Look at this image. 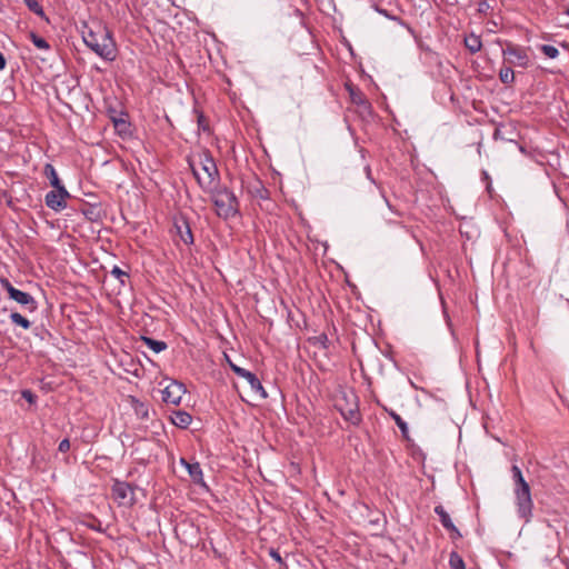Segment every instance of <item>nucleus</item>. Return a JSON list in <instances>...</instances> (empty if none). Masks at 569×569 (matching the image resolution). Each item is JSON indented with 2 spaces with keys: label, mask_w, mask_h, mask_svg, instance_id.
I'll return each instance as SVG.
<instances>
[{
  "label": "nucleus",
  "mask_w": 569,
  "mask_h": 569,
  "mask_svg": "<svg viewBox=\"0 0 569 569\" xmlns=\"http://www.w3.org/2000/svg\"><path fill=\"white\" fill-rule=\"evenodd\" d=\"M230 367L238 377L248 381L252 391L260 393L262 398H267V392L263 389L261 381L253 372L233 363H230Z\"/></svg>",
  "instance_id": "nucleus-10"
},
{
  "label": "nucleus",
  "mask_w": 569,
  "mask_h": 569,
  "mask_svg": "<svg viewBox=\"0 0 569 569\" xmlns=\"http://www.w3.org/2000/svg\"><path fill=\"white\" fill-rule=\"evenodd\" d=\"M180 463L186 467L192 481L197 485H204L203 473L199 462H189L181 458Z\"/></svg>",
  "instance_id": "nucleus-14"
},
{
  "label": "nucleus",
  "mask_w": 569,
  "mask_h": 569,
  "mask_svg": "<svg viewBox=\"0 0 569 569\" xmlns=\"http://www.w3.org/2000/svg\"><path fill=\"white\" fill-rule=\"evenodd\" d=\"M142 342L150 348L156 353H159L161 351H164L167 349V343L162 340H156L153 338L142 336L141 337Z\"/></svg>",
  "instance_id": "nucleus-20"
},
{
  "label": "nucleus",
  "mask_w": 569,
  "mask_h": 569,
  "mask_svg": "<svg viewBox=\"0 0 569 569\" xmlns=\"http://www.w3.org/2000/svg\"><path fill=\"white\" fill-rule=\"evenodd\" d=\"M112 122L119 134L127 136L130 133V123L122 116L113 117Z\"/></svg>",
  "instance_id": "nucleus-23"
},
{
  "label": "nucleus",
  "mask_w": 569,
  "mask_h": 569,
  "mask_svg": "<svg viewBox=\"0 0 569 569\" xmlns=\"http://www.w3.org/2000/svg\"><path fill=\"white\" fill-rule=\"evenodd\" d=\"M89 528L93 529V530H97V531H100V528L97 527V525H93V526H89Z\"/></svg>",
  "instance_id": "nucleus-40"
},
{
  "label": "nucleus",
  "mask_w": 569,
  "mask_h": 569,
  "mask_svg": "<svg viewBox=\"0 0 569 569\" xmlns=\"http://www.w3.org/2000/svg\"><path fill=\"white\" fill-rule=\"evenodd\" d=\"M84 217L90 221H97L99 219V210L97 206H90L82 210Z\"/></svg>",
  "instance_id": "nucleus-31"
},
{
  "label": "nucleus",
  "mask_w": 569,
  "mask_h": 569,
  "mask_svg": "<svg viewBox=\"0 0 569 569\" xmlns=\"http://www.w3.org/2000/svg\"><path fill=\"white\" fill-rule=\"evenodd\" d=\"M129 402L131 405V408L133 409L136 416L139 419L148 420L149 419V406L148 403L139 400L138 398L130 396Z\"/></svg>",
  "instance_id": "nucleus-17"
},
{
  "label": "nucleus",
  "mask_w": 569,
  "mask_h": 569,
  "mask_svg": "<svg viewBox=\"0 0 569 569\" xmlns=\"http://www.w3.org/2000/svg\"><path fill=\"white\" fill-rule=\"evenodd\" d=\"M499 79L503 84H511L515 81V71L512 66H505L499 71Z\"/></svg>",
  "instance_id": "nucleus-24"
},
{
  "label": "nucleus",
  "mask_w": 569,
  "mask_h": 569,
  "mask_svg": "<svg viewBox=\"0 0 569 569\" xmlns=\"http://www.w3.org/2000/svg\"><path fill=\"white\" fill-rule=\"evenodd\" d=\"M540 50L546 57L550 59H556L559 56V50L551 44H542Z\"/></svg>",
  "instance_id": "nucleus-30"
},
{
  "label": "nucleus",
  "mask_w": 569,
  "mask_h": 569,
  "mask_svg": "<svg viewBox=\"0 0 569 569\" xmlns=\"http://www.w3.org/2000/svg\"><path fill=\"white\" fill-rule=\"evenodd\" d=\"M7 60L2 52H0V70H3L6 68Z\"/></svg>",
  "instance_id": "nucleus-38"
},
{
  "label": "nucleus",
  "mask_w": 569,
  "mask_h": 569,
  "mask_svg": "<svg viewBox=\"0 0 569 569\" xmlns=\"http://www.w3.org/2000/svg\"><path fill=\"white\" fill-rule=\"evenodd\" d=\"M366 170H367V173H368V176H369V174H370V168H369V167H367V168H366Z\"/></svg>",
  "instance_id": "nucleus-43"
},
{
  "label": "nucleus",
  "mask_w": 569,
  "mask_h": 569,
  "mask_svg": "<svg viewBox=\"0 0 569 569\" xmlns=\"http://www.w3.org/2000/svg\"><path fill=\"white\" fill-rule=\"evenodd\" d=\"M308 342L315 347H320L322 349H328L329 339L327 333L322 332L319 336L308 338Z\"/></svg>",
  "instance_id": "nucleus-25"
},
{
  "label": "nucleus",
  "mask_w": 569,
  "mask_h": 569,
  "mask_svg": "<svg viewBox=\"0 0 569 569\" xmlns=\"http://www.w3.org/2000/svg\"><path fill=\"white\" fill-rule=\"evenodd\" d=\"M111 492L113 498L120 503H134V488L126 481L113 480Z\"/></svg>",
  "instance_id": "nucleus-8"
},
{
  "label": "nucleus",
  "mask_w": 569,
  "mask_h": 569,
  "mask_svg": "<svg viewBox=\"0 0 569 569\" xmlns=\"http://www.w3.org/2000/svg\"><path fill=\"white\" fill-rule=\"evenodd\" d=\"M174 228L177 230V234L184 244L190 246L193 243L194 239L191 231V227L184 217L176 219Z\"/></svg>",
  "instance_id": "nucleus-13"
},
{
  "label": "nucleus",
  "mask_w": 569,
  "mask_h": 569,
  "mask_svg": "<svg viewBox=\"0 0 569 569\" xmlns=\"http://www.w3.org/2000/svg\"><path fill=\"white\" fill-rule=\"evenodd\" d=\"M70 198V193L64 187L53 188L49 191L46 197V206L51 210L59 212L67 208V199Z\"/></svg>",
  "instance_id": "nucleus-7"
},
{
  "label": "nucleus",
  "mask_w": 569,
  "mask_h": 569,
  "mask_svg": "<svg viewBox=\"0 0 569 569\" xmlns=\"http://www.w3.org/2000/svg\"><path fill=\"white\" fill-rule=\"evenodd\" d=\"M29 37H30L31 42L38 49H40V50H49L50 49V44H49V42L44 38L38 36L34 32H31Z\"/></svg>",
  "instance_id": "nucleus-28"
},
{
  "label": "nucleus",
  "mask_w": 569,
  "mask_h": 569,
  "mask_svg": "<svg viewBox=\"0 0 569 569\" xmlns=\"http://www.w3.org/2000/svg\"><path fill=\"white\" fill-rule=\"evenodd\" d=\"M171 422L181 429H187L191 421L192 417L189 412L183 410H173L170 416Z\"/></svg>",
  "instance_id": "nucleus-16"
},
{
  "label": "nucleus",
  "mask_w": 569,
  "mask_h": 569,
  "mask_svg": "<svg viewBox=\"0 0 569 569\" xmlns=\"http://www.w3.org/2000/svg\"><path fill=\"white\" fill-rule=\"evenodd\" d=\"M1 287L8 292L9 298L14 300L21 306H24L30 312H33L37 310L38 305L34 298L24 291H21L17 288H14L11 282L3 278L0 280Z\"/></svg>",
  "instance_id": "nucleus-5"
},
{
  "label": "nucleus",
  "mask_w": 569,
  "mask_h": 569,
  "mask_svg": "<svg viewBox=\"0 0 569 569\" xmlns=\"http://www.w3.org/2000/svg\"><path fill=\"white\" fill-rule=\"evenodd\" d=\"M21 396L29 403H34L37 400V396L29 389L22 390Z\"/></svg>",
  "instance_id": "nucleus-32"
},
{
  "label": "nucleus",
  "mask_w": 569,
  "mask_h": 569,
  "mask_svg": "<svg viewBox=\"0 0 569 569\" xmlns=\"http://www.w3.org/2000/svg\"><path fill=\"white\" fill-rule=\"evenodd\" d=\"M187 162L199 187L203 191L211 190L214 186L219 184L220 173L209 150L204 149L198 153V163L201 167V170L206 173L204 178L200 176L196 166L197 162L193 157H187Z\"/></svg>",
  "instance_id": "nucleus-2"
},
{
  "label": "nucleus",
  "mask_w": 569,
  "mask_h": 569,
  "mask_svg": "<svg viewBox=\"0 0 569 569\" xmlns=\"http://www.w3.org/2000/svg\"><path fill=\"white\" fill-rule=\"evenodd\" d=\"M378 406H380L389 416L390 418L396 422V425L398 426V428L400 429L401 431V435L403 437V439L408 440L409 439V428H408V425L407 422L392 409H389L388 407H386L385 405L380 403L379 400L376 401Z\"/></svg>",
  "instance_id": "nucleus-15"
},
{
  "label": "nucleus",
  "mask_w": 569,
  "mask_h": 569,
  "mask_svg": "<svg viewBox=\"0 0 569 569\" xmlns=\"http://www.w3.org/2000/svg\"><path fill=\"white\" fill-rule=\"evenodd\" d=\"M449 566L451 569H466L462 557L457 551H451L449 555Z\"/></svg>",
  "instance_id": "nucleus-26"
},
{
  "label": "nucleus",
  "mask_w": 569,
  "mask_h": 569,
  "mask_svg": "<svg viewBox=\"0 0 569 569\" xmlns=\"http://www.w3.org/2000/svg\"><path fill=\"white\" fill-rule=\"evenodd\" d=\"M210 196L219 218L228 220L239 212V201L227 187L217 184L211 190H204Z\"/></svg>",
  "instance_id": "nucleus-4"
},
{
  "label": "nucleus",
  "mask_w": 569,
  "mask_h": 569,
  "mask_svg": "<svg viewBox=\"0 0 569 569\" xmlns=\"http://www.w3.org/2000/svg\"><path fill=\"white\" fill-rule=\"evenodd\" d=\"M80 31L84 44L97 56L106 61L117 58L118 50L112 32L101 21L83 22Z\"/></svg>",
  "instance_id": "nucleus-1"
},
{
  "label": "nucleus",
  "mask_w": 569,
  "mask_h": 569,
  "mask_svg": "<svg viewBox=\"0 0 569 569\" xmlns=\"http://www.w3.org/2000/svg\"><path fill=\"white\" fill-rule=\"evenodd\" d=\"M511 472L515 482L513 492L518 516L526 522H529L533 510L530 486L525 480L521 469L517 465L511 467Z\"/></svg>",
  "instance_id": "nucleus-3"
},
{
  "label": "nucleus",
  "mask_w": 569,
  "mask_h": 569,
  "mask_svg": "<svg viewBox=\"0 0 569 569\" xmlns=\"http://www.w3.org/2000/svg\"><path fill=\"white\" fill-rule=\"evenodd\" d=\"M23 2L32 13L48 21V18L39 0H23Z\"/></svg>",
  "instance_id": "nucleus-22"
},
{
  "label": "nucleus",
  "mask_w": 569,
  "mask_h": 569,
  "mask_svg": "<svg viewBox=\"0 0 569 569\" xmlns=\"http://www.w3.org/2000/svg\"><path fill=\"white\" fill-rule=\"evenodd\" d=\"M161 392L163 402L178 406L186 393V387L183 383L172 380Z\"/></svg>",
  "instance_id": "nucleus-9"
},
{
  "label": "nucleus",
  "mask_w": 569,
  "mask_h": 569,
  "mask_svg": "<svg viewBox=\"0 0 569 569\" xmlns=\"http://www.w3.org/2000/svg\"><path fill=\"white\" fill-rule=\"evenodd\" d=\"M89 528L93 529V530H97V531H100V528L97 527V525H93V526H89Z\"/></svg>",
  "instance_id": "nucleus-41"
},
{
  "label": "nucleus",
  "mask_w": 569,
  "mask_h": 569,
  "mask_svg": "<svg viewBox=\"0 0 569 569\" xmlns=\"http://www.w3.org/2000/svg\"><path fill=\"white\" fill-rule=\"evenodd\" d=\"M465 46L471 53H476L480 51L482 47L481 38L477 34L471 33L470 36L466 37Z\"/></svg>",
  "instance_id": "nucleus-21"
},
{
  "label": "nucleus",
  "mask_w": 569,
  "mask_h": 569,
  "mask_svg": "<svg viewBox=\"0 0 569 569\" xmlns=\"http://www.w3.org/2000/svg\"><path fill=\"white\" fill-rule=\"evenodd\" d=\"M502 56L505 61L510 66H518L527 68L529 63V57L526 50L519 46L508 42L506 48L502 49Z\"/></svg>",
  "instance_id": "nucleus-6"
},
{
  "label": "nucleus",
  "mask_w": 569,
  "mask_h": 569,
  "mask_svg": "<svg viewBox=\"0 0 569 569\" xmlns=\"http://www.w3.org/2000/svg\"><path fill=\"white\" fill-rule=\"evenodd\" d=\"M267 193H268V190L264 189V188H261L260 190H258V194L261 199H266L267 198Z\"/></svg>",
  "instance_id": "nucleus-39"
},
{
  "label": "nucleus",
  "mask_w": 569,
  "mask_h": 569,
  "mask_svg": "<svg viewBox=\"0 0 569 569\" xmlns=\"http://www.w3.org/2000/svg\"><path fill=\"white\" fill-rule=\"evenodd\" d=\"M111 276H113L116 279L119 280L121 286L126 284V280L129 279V273L127 271H123L118 266H113V268L110 271Z\"/></svg>",
  "instance_id": "nucleus-29"
},
{
  "label": "nucleus",
  "mask_w": 569,
  "mask_h": 569,
  "mask_svg": "<svg viewBox=\"0 0 569 569\" xmlns=\"http://www.w3.org/2000/svg\"><path fill=\"white\" fill-rule=\"evenodd\" d=\"M563 13L569 17V6L565 9Z\"/></svg>",
  "instance_id": "nucleus-42"
},
{
  "label": "nucleus",
  "mask_w": 569,
  "mask_h": 569,
  "mask_svg": "<svg viewBox=\"0 0 569 569\" xmlns=\"http://www.w3.org/2000/svg\"><path fill=\"white\" fill-rule=\"evenodd\" d=\"M435 513L439 517L442 527L448 531L449 537L452 541L462 538L460 530L453 523L450 515L446 511L443 506L438 505L435 507Z\"/></svg>",
  "instance_id": "nucleus-11"
},
{
  "label": "nucleus",
  "mask_w": 569,
  "mask_h": 569,
  "mask_svg": "<svg viewBox=\"0 0 569 569\" xmlns=\"http://www.w3.org/2000/svg\"><path fill=\"white\" fill-rule=\"evenodd\" d=\"M491 9V6L489 4V2L487 0H482L478 3V9L477 11L479 13H482V14H486L488 13V11Z\"/></svg>",
  "instance_id": "nucleus-34"
},
{
  "label": "nucleus",
  "mask_w": 569,
  "mask_h": 569,
  "mask_svg": "<svg viewBox=\"0 0 569 569\" xmlns=\"http://www.w3.org/2000/svg\"><path fill=\"white\" fill-rule=\"evenodd\" d=\"M198 127H199V129H202L203 131L208 130L207 120L201 112L198 114Z\"/></svg>",
  "instance_id": "nucleus-36"
},
{
  "label": "nucleus",
  "mask_w": 569,
  "mask_h": 569,
  "mask_svg": "<svg viewBox=\"0 0 569 569\" xmlns=\"http://www.w3.org/2000/svg\"><path fill=\"white\" fill-rule=\"evenodd\" d=\"M69 449H70V441H69V439L68 438L62 439L60 441V443H59L58 450L60 452H67V451H69Z\"/></svg>",
  "instance_id": "nucleus-35"
},
{
  "label": "nucleus",
  "mask_w": 569,
  "mask_h": 569,
  "mask_svg": "<svg viewBox=\"0 0 569 569\" xmlns=\"http://www.w3.org/2000/svg\"><path fill=\"white\" fill-rule=\"evenodd\" d=\"M43 173L49 179L50 184L52 186V188L64 187L61 183V180L59 179L58 173H57L54 167L51 163H47L44 166Z\"/></svg>",
  "instance_id": "nucleus-18"
},
{
  "label": "nucleus",
  "mask_w": 569,
  "mask_h": 569,
  "mask_svg": "<svg viewBox=\"0 0 569 569\" xmlns=\"http://www.w3.org/2000/svg\"><path fill=\"white\" fill-rule=\"evenodd\" d=\"M10 320L12 321V323L20 326L26 330H28L31 327V322L21 313L16 311L10 313Z\"/></svg>",
  "instance_id": "nucleus-27"
},
{
  "label": "nucleus",
  "mask_w": 569,
  "mask_h": 569,
  "mask_svg": "<svg viewBox=\"0 0 569 569\" xmlns=\"http://www.w3.org/2000/svg\"><path fill=\"white\" fill-rule=\"evenodd\" d=\"M269 556L281 566H286L280 552L277 549L270 548Z\"/></svg>",
  "instance_id": "nucleus-33"
},
{
  "label": "nucleus",
  "mask_w": 569,
  "mask_h": 569,
  "mask_svg": "<svg viewBox=\"0 0 569 569\" xmlns=\"http://www.w3.org/2000/svg\"><path fill=\"white\" fill-rule=\"evenodd\" d=\"M341 415L345 420L349 421L353 426H359L361 422V415L357 403H355V406L347 411H341Z\"/></svg>",
  "instance_id": "nucleus-19"
},
{
  "label": "nucleus",
  "mask_w": 569,
  "mask_h": 569,
  "mask_svg": "<svg viewBox=\"0 0 569 569\" xmlns=\"http://www.w3.org/2000/svg\"><path fill=\"white\" fill-rule=\"evenodd\" d=\"M346 89L349 92L350 100L353 104L360 107L363 112L369 113L371 111V103L359 88L347 83Z\"/></svg>",
  "instance_id": "nucleus-12"
},
{
  "label": "nucleus",
  "mask_w": 569,
  "mask_h": 569,
  "mask_svg": "<svg viewBox=\"0 0 569 569\" xmlns=\"http://www.w3.org/2000/svg\"><path fill=\"white\" fill-rule=\"evenodd\" d=\"M493 138L497 140V139H502L505 140V136L502 133V130L500 128H496L495 129V132H493Z\"/></svg>",
  "instance_id": "nucleus-37"
}]
</instances>
